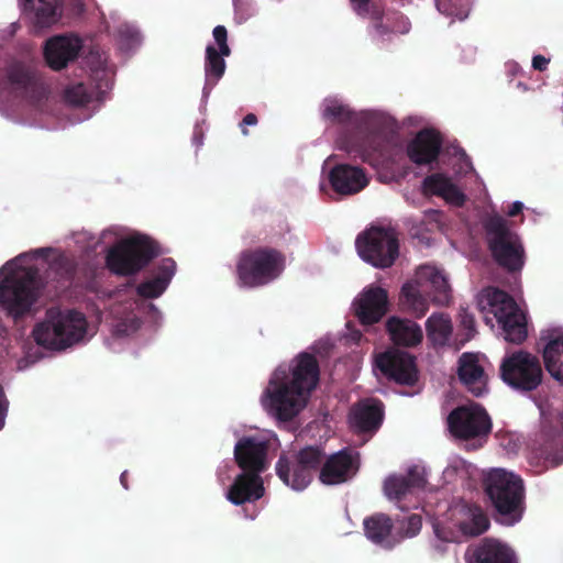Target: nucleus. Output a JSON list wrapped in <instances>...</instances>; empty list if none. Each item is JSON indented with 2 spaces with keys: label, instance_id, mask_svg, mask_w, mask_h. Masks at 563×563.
Instances as JSON below:
<instances>
[{
  "label": "nucleus",
  "instance_id": "nucleus-1",
  "mask_svg": "<svg viewBox=\"0 0 563 563\" xmlns=\"http://www.w3.org/2000/svg\"><path fill=\"white\" fill-rule=\"evenodd\" d=\"M320 380L317 357L301 352L294 357L288 371L277 368L264 391L262 404L278 421L292 420L309 402Z\"/></svg>",
  "mask_w": 563,
  "mask_h": 563
},
{
  "label": "nucleus",
  "instance_id": "nucleus-2",
  "mask_svg": "<svg viewBox=\"0 0 563 563\" xmlns=\"http://www.w3.org/2000/svg\"><path fill=\"white\" fill-rule=\"evenodd\" d=\"M483 486L498 522L514 526L522 519L526 489L520 476L503 468H494L485 475Z\"/></svg>",
  "mask_w": 563,
  "mask_h": 563
},
{
  "label": "nucleus",
  "instance_id": "nucleus-3",
  "mask_svg": "<svg viewBox=\"0 0 563 563\" xmlns=\"http://www.w3.org/2000/svg\"><path fill=\"white\" fill-rule=\"evenodd\" d=\"M87 328L88 322L82 312L49 308L45 319L34 327L32 336L36 344L47 350L63 351L81 341Z\"/></svg>",
  "mask_w": 563,
  "mask_h": 563
},
{
  "label": "nucleus",
  "instance_id": "nucleus-4",
  "mask_svg": "<svg viewBox=\"0 0 563 563\" xmlns=\"http://www.w3.org/2000/svg\"><path fill=\"white\" fill-rule=\"evenodd\" d=\"M285 254L271 246L243 250L236 261L235 275L240 287L258 288L277 279L285 269Z\"/></svg>",
  "mask_w": 563,
  "mask_h": 563
},
{
  "label": "nucleus",
  "instance_id": "nucleus-5",
  "mask_svg": "<svg viewBox=\"0 0 563 563\" xmlns=\"http://www.w3.org/2000/svg\"><path fill=\"white\" fill-rule=\"evenodd\" d=\"M488 250L497 263L509 273L520 272L525 265V247L519 235L510 230L508 221L494 214L483 222Z\"/></svg>",
  "mask_w": 563,
  "mask_h": 563
},
{
  "label": "nucleus",
  "instance_id": "nucleus-6",
  "mask_svg": "<svg viewBox=\"0 0 563 563\" xmlns=\"http://www.w3.org/2000/svg\"><path fill=\"white\" fill-rule=\"evenodd\" d=\"M161 253L156 241L134 235L111 247L106 256L107 267L118 276H132L147 266Z\"/></svg>",
  "mask_w": 563,
  "mask_h": 563
},
{
  "label": "nucleus",
  "instance_id": "nucleus-7",
  "mask_svg": "<svg viewBox=\"0 0 563 563\" xmlns=\"http://www.w3.org/2000/svg\"><path fill=\"white\" fill-rule=\"evenodd\" d=\"M40 294L37 271L24 269L3 278L0 284V306L9 316L19 319L31 311Z\"/></svg>",
  "mask_w": 563,
  "mask_h": 563
},
{
  "label": "nucleus",
  "instance_id": "nucleus-8",
  "mask_svg": "<svg viewBox=\"0 0 563 563\" xmlns=\"http://www.w3.org/2000/svg\"><path fill=\"white\" fill-rule=\"evenodd\" d=\"M86 65L89 68L91 80L95 82V88L88 89L81 82L68 87L65 90V99L73 106L80 107L100 102L112 87L114 68L108 63L104 52L98 48L91 49L86 56Z\"/></svg>",
  "mask_w": 563,
  "mask_h": 563
},
{
  "label": "nucleus",
  "instance_id": "nucleus-9",
  "mask_svg": "<svg viewBox=\"0 0 563 563\" xmlns=\"http://www.w3.org/2000/svg\"><path fill=\"white\" fill-rule=\"evenodd\" d=\"M355 246L361 258L376 268L391 267L399 256V239L393 228L371 227L357 235Z\"/></svg>",
  "mask_w": 563,
  "mask_h": 563
},
{
  "label": "nucleus",
  "instance_id": "nucleus-10",
  "mask_svg": "<svg viewBox=\"0 0 563 563\" xmlns=\"http://www.w3.org/2000/svg\"><path fill=\"white\" fill-rule=\"evenodd\" d=\"M324 460V449L307 445L290 457L280 455L276 463L278 477L295 490H303L312 481L313 474Z\"/></svg>",
  "mask_w": 563,
  "mask_h": 563
},
{
  "label": "nucleus",
  "instance_id": "nucleus-11",
  "mask_svg": "<svg viewBox=\"0 0 563 563\" xmlns=\"http://www.w3.org/2000/svg\"><path fill=\"white\" fill-rule=\"evenodd\" d=\"M485 298L489 312L500 325L506 341L521 344L528 335L527 321L515 299L498 288H487Z\"/></svg>",
  "mask_w": 563,
  "mask_h": 563
},
{
  "label": "nucleus",
  "instance_id": "nucleus-12",
  "mask_svg": "<svg viewBox=\"0 0 563 563\" xmlns=\"http://www.w3.org/2000/svg\"><path fill=\"white\" fill-rule=\"evenodd\" d=\"M500 377L514 389L532 391L542 383L540 360L527 351L512 352L500 364Z\"/></svg>",
  "mask_w": 563,
  "mask_h": 563
},
{
  "label": "nucleus",
  "instance_id": "nucleus-13",
  "mask_svg": "<svg viewBox=\"0 0 563 563\" xmlns=\"http://www.w3.org/2000/svg\"><path fill=\"white\" fill-rule=\"evenodd\" d=\"M451 434L460 440L487 437L492 432V419L486 409L476 402L457 406L448 416Z\"/></svg>",
  "mask_w": 563,
  "mask_h": 563
},
{
  "label": "nucleus",
  "instance_id": "nucleus-14",
  "mask_svg": "<svg viewBox=\"0 0 563 563\" xmlns=\"http://www.w3.org/2000/svg\"><path fill=\"white\" fill-rule=\"evenodd\" d=\"M212 36L213 43L206 47L205 86L202 88L203 103H207L211 90L222 78L227 67L224 58L231 54L228 45V32L223 25L216 26L212 31Z\"/></svg>",
  "mask_w": 563,
  "mask_h": 563
},
{
  "label": "nucleus",
  "instance_id": "nucleus-15",
  "mask_svg": "<svg viewBox=\"0 0 563 563\" xmlns=\"http://www.w3.org/2000/svg\"><path fill=\"white\" fill-rule=\"evenodd\" d=\"M375 366L389 380L413 386L419 379L416 356L400 350H388L378 354Z\"/></svg>",
  "mask_w": 563,
  "mask_h": 563
},
{
  "label": "nucleus",
  "instance_id": "nucleus-16",
  "mask_svg": "<svg viewBox=\"0 0 563 563\" xmlns=\"http://www.w3.org/2000/svg\"><path fill=\"white\" fill-rule=\"evenodd\" d=\"M360 470L358 453L344 448L327 456L319 468V481L329 486L351 481Z\"/></svg>",
  "mask_w": 563,
  "mask_h": 563
},
{
  "label": "nucleus",
  "instance_id": "nucleus-17",
  "mask_svg": "<svg viewBox=\"0 0 563 563\" xmlns=\"http://www.w3.org/2000/svg\"><path fill=\"white\" fill-rule=\"evenodd\" d=\"M8 85L16 98L36 106L47 96V89L34 70L23 64H15L8 70Z\"/></svg>",
  "mask_w": 563,
  "mask_h": 563
},
{
  "label": "nucleus",
  "instance_id": "nucleus-18",
  "mask_svg": "<svg viewBox=\"0 0 563 563\" xmlns=\"http://www.w3.org/2000/svg\"><path fill=\"white\" fill-rule=\"evenodd\" d=\"M82 48V41L75 34L56 35L48 38L44 45V57L54 70L65 68L75 60Z\"/></svg>",
  "mask_w": 563,
  "mask_h": 563
},
{
  "label": "nucleus",
  "instance_id": "nucleus-19",
  "mask_svg": "<svg viewBox=\"0 0 563 563\" xmlns=\"http://www.w3.org/2000/svg\"><path fill=\"white\" fill-rule=\"evenodd\" d=\"M268 443L254 437H244L234 448V459L244 472L263 473L267 468Z\"/></svg>",
  "mask_w": 563,
  "mask_h": 563
},
{
  "label": "nucleus",
  "instance_id": "nucleus-20",
  "mask_svg": "<svg viewBox=\"0 0 563 563\" xmlns=\"http://www.w3.org/2000/svg\"><path fill=\"white\" fill-rule=\"evenodd\" d=\"M388 311V292L382 287L365 288L354 301V312L362 324L377 323Z\"/></svg>",
  "mask_w": 563,
  "mask_h": 563
},
{
  "label": "nucleus",
  "instance_id": "nucleus-21",
  "mask_svg": "<svg viewBox=\"0 0 563 563\" xmlns=\"http://www.w3.org/2000/svg\"><path fill=\"white\" fill-rule=\"evenodd\" d=\"M384 420V404L366 398L355 404L350 412V423L356 433H375Z\"/></svg>",
  "mask_w": 563,
  "mask_h": 563
},
{
  "label": "nucleus",
  "instance_id": "nucleus-22",
  "mask_svg": "<svg viewBox=\"0 0 563 563\" xmlns=\"http://www.w3.org/2000/svg\"><path fill=\"white\" fill-rule=\"evenodd\" d=\"M353 10L357 15L363 18H371L375 22L372 29V36L375 40H385L389 33L406 34L410 30V22L404 15L395 16V22L391 24V19L386 18V22H383V16L376 10H371L369 0H350Z\"/></svg>",
  "mask_w": 563,
  "mask_h": 563
},
{
  "label": "nucleus",
  "instance_id": "nucleus-23",
  "mask_svg": "<svg viewBox=\"0 0 563 563\" xmlns=\"http://www.w3.org/2000/svg\"><path fill=\"white\" fill-rule=\"evenodd\" d=\"M467 563H517L515 551L506 543L484 538L468 548L465 554Z\"/></svg>",
  "mask_w": 563,
  "mask_h": 563
},
{
  "label": "nucleus",
  "instance_id": "nucleus-24",
  "mask_svg": "<svg viewBox=\"0 0 563 563\" xmlns=\"http://www.w3.org/2000/svg\"><path fill=\"white\" fill-rule=\"evenodd\" d=\"M332 189L342 196H351L362 191L368 179L361 167L349 164H336L328 176Z\"/></svg>",
  "mask_w": 563,
  "mask_h": 563
},
{
  "label": "nucleus",
  "instance_id": "nucleus-25",
  "mask_svg": "<svg viewBox=\"0 0 563 563\" xmlns=\"http://www.w3.org/2000/svg\"><path fill=\"white\" fill-rule=\"evenodd\" d=\"M354 130L369 135L396 134L401 125L395 117L380 109H365L357 112Z\"/></svg>",
  "mask_w": 563,
  "mask_h": 563
},
{
  "label": "nucleus",
  "instance_id": "nucleus-26",
  "mask_svg": "<svg viewBox=\"0 0 563 563\" xmlns=\"http://www.w3.org/2000/svg\"><path fill=\"white\" fill-rule=\"evenodd\" d=\"M265 488L260 474L244 472L239 474L227 493V498L233 505L240 506L261 499Z\"/></svg>",
  "mask_w": 563,
  "mask_h": 563
},
{
  "label": "nucleus",
  "instance_id": "nucleus-27",
  "mask_svg": "<svg viewBox=\"0 0 563 563\" xmlns=\"http://www.w3.org/2000/svg\"><path fill=\"white\" fill-rule=\"evenodd\" d=\"M63 0H19L22 12L37 27L55 24L62 16Z\"/></svg>",
  "mask_w": 563,
  "mask_h": 563
},
{
  "label": "nucleus",
  "instance_id": "nucleus-28",
  "mask_svg": "<svg viewBox=\"0 0 563 563\" xmlns=\"http://www.w3.org/2000/svg\"><path fill=\"white\" fill-rule=\"evenodd\" d=\"M417 280L421 286L426 283L433 303L449 306L452 300V290L448 278L434 266L422 265L417 271Z\"/></svg>",
  "mask_w": 563,
  "mask_h": 563
},
{
  "label": "nucleus",
  "instance_id": "nucleus-29",
  "mask_svg": "<svg viewBox=\"0 0 563 563\" xmlns=\"http://www.w3.org/2000/svg\"><path fill=\"white\" fill-rule=\"evenodd\" d=\"M459 378L475 397L487 390V377L477 357L472 353H463L459 360Z\"/></svg>",
  "mask_w": 563,
  "mask_h": 563
},
{
  "label": "nucleus",
  "instance_id": "nucleus-30",
  "mask_svg": "<svg viewBox=\"0 0 563 563\" xmlns=\"http://www.w3.org/2000/svg\"><path fill=\"white\" fill-rule=\"evenodd\" d=\"M422 189L426 195L438 196L448 203L462 207L466 201L465 194L443 174L435 173L427 176L422 181Z\"/></svg>",
  "mask_w": 563,
  "mask_h": 563
},
{
  "label": "nucleus",
  "instance_id": "nucleus-31",
  "mask_svg": "<svg viewBox=\"0 0 563 563\" xmlns=\"http://www.w3.org/2000/svg\"><path fill=\"white\" fill-rule=\"evenodd\" d=\"M427 479L418 466L409 468L406 475L389 476L384 483V490L390 499H401L413 489H421L426 486Z\"/></svg>",
  "mask_w": 563,
  "mask_h": 563
},
{
  "label": "nucleus",
  "instance_id": "nucleus-32",
  "mask_svg": "<svg viewBox=\"0 0 563 563\" xmlns=\"http://www.w3.org/2000/svg\"><path fill=\"white\" fill-rule=\"evenodd\" d=\"M339 150L345 151L354 158L371 165L374 168L385 167L390 162L386 143H340Z\"/></svg>",
  "mask_w": 563,
  "mask_h": 563
},
{
  "label": "nucleus",
  "instance_id": "nucleus-33",
  "mask_svg": "<svg viewBox=\"0 0 563 563\" xmlns=\"http://www.w3.org/2000/svg\"><path fill=\"white\" fill-rule=\"evenodd\" d=\"M386 330L395 345L416 346L421 343L423 333L421 327L412 320L390 317Z\"/></svg>",
  "mask_w": 563,
  "mask_h": 563
},
{
  "label": "nucleus",
  "instance_id": "nucleus-34",
  "mask_svg": "<svg viewBox=\"0 0 563 563\" xmlns=\"http://www.w3.org/2000/svg\"><path fill=\"white\" fill-rule=\"evenodd\" d=\"M456 527L462 536L477 537L486 532L490 526L489 518L481 506L465 504L459 509Z\"/></svg>",
  "mask_w": 563,
  "mask_h": 563
},
{
  "label": "nucleus",
  "instance_id": "nucleus-35",
  "mask_svg": "<svg viewBox=\"0 0 563 563\" xmlns=\"http://www.w3.org/2000/svg\"><path fill=\"white\" fill-rule=\"evenodd\" d=\"M175 272V261L169 257L163 258L157 267V275L154 278L143 282L137 286V295L143 298L159 297L167 288Z\"/></svg>",
  "mask_w": 563,
  "mask_h": 563
},
{
  "label": "nucleus",
  "instance_id": "nucleus-36",
  "mask_svg": "<svg viewBox=\"0 0 563 563\" xmlns=\"http://www.w3.org/2000/svg\"><path fill=\"white\" fill-rule=\"evenodd\" d=\"M363 526L365 536L369 541L385 549L394 547V542L389 539L394 523L388 515L374 514L364 519Z\"/></svg>",
  "mask_w": 563,
  "mask_h": 563
},
{
  "label": "nucleus",
  "instance_id": "nucleus-37",
  "mask_svg": "<svg viewBox=\"0 0 563 563\" xmlns=\"http://www.w3.org/2000/svg\"><path fill=\"white\" fill-rule=\"evenodd\" d=\"M320 112L325 120L338 121L354 129L358 111L353 110L342 98L329 96L322 100Z\"/></svg>",
  "mask_w": 563,
  "mask_h": 563
},
{
  "label": "nucleus",
  "instance_id": "nucleus-38",
  "mask_svg": "<svg viewBox=\"0 0 563 563\" xmlns=\"http://www.w3.org/2000/svg\"><path fill=\"white\" fill-rule=\"evenodd\" d=\"M426 330L429 340L434 345H445L453 331L450 316L443 312L432 313L427 319Z\"/></svg>",
  "mask_w": 563,
  "mask_h": 563
},
{
  "label": "nucleus",
  "instance_id": "nucleus-39",
  "mask_svg": "<svg viewBox=\"0 0 563 563\" xmlns=\"http://www.w3.org/2000/svg\"><path fill=\"white\" fill-rule=\"evenodd\" d=\"M547 371L556 379L563 380V334L551 339L543 349Z\"/></svg>",
  "mask_w": 563,
  "mask_h": 563
},
{
  "label": "nucleus",
  "instance_id": "nucleus-40",
  "mask_svg": "<svg viewBox=\"0 0 563 563\" xmlns=\"http://www.w3.org/2000/svg\"><path fill=\"white\" fill-rule=\"evenodd\" d=\"M419 283H406L400 292L402 305H405L417 318L423 317L429 309L428 299L421 294Z\"/></svg>",
  "mask_w": 563,
  "mask_h": 563
},
{
  "label": "nucleus",
  "instance_id": "nucleus-41",
  "mask_svg": "<svg viewBox=\"0 0 563 563\" xmlns=\"http://www.w3.org/2000/svg\"><path fill=\"white\" fill-rule=\"evenodd\" d=\"M407 155L417 165H426L434 162L440 152L442 143H407Z\"/></svg>",
  "mask_w": 563,
  "mask_h": 563
},
{
  "label": "nucleus",
  "instance_id": "nucleus-42",
  "mask_svg": "<svg viewBox=\"0 0 563 563\" xmlns=\"http://www.w3.org/2000/svg\"><path fill=\"white\" fill-rule=\"evenodd\" d=\"M399 123L401 125V130L411 126H421L413 141H442L443 139V135L438 129L431 125H424V119L422 117L408 115Z\"/></svg>",
  "mask_w": 563,
  "mask_h": 563
},
{
  "label": "nucleus",
  "instance_id": "nucleus-43",
  "mask_svg": "<svg viewBox=\"0 0 563 563\" xmlns=\"http://www.w3.org/2000/svg\"><path fill=\"white\" fill-rule=\"evenodd\" d=\"M472 0H435L438 11L446 16L464 20L468 16Z\"/></svg>",
  "mask_w": 563,
  "mask_h": 563
},
{
  "label": "nucleus",
  "instance_id": "nucleus-44",
  "mask_svg": "<svg viewBox=\"0 0 563 563\" xmlns=\"http://www.w3.org/2000/svg\"><path fill=\"white\" fill-rule=\"evenodd\" d=\"M119 47L123 52H130L137 48L142 43V35L137 27L130 23H122L118 31Z\"/></svg>",
  "mask_w": 563,
  "mask_h": 563
},
{
  "label": "nucleus",
  "instance_id": "nucleus-45",
  "mask_svg": "<svg viewBox=\"0 0 563 563\" xmlns=\"http://www.w3.org/2000/svg\"><path fill=\"white\" fill-rule=\"evenodd\" d=\"M234 8V20L241 24L247 21L256 12L254 0H232Z\"/></svg>",
  "mask_w": 563,
  "mask_h": 563
},
{
  "label": "nucleus",
  "instance_id": "nucleus-46",
  "mask_svg": "<svg viewBox=\"0 0 563 563\" xmlns=\"http://www.w3.org/2000/svg\"><path fill=\"white\" fill-rule=\"evenodd\" d=\"M422 527V519L419 515L412 514L405 518L400 525L401 539L416 537Z\"/></svg>",
  "mask_w": 563,
  "mask_h": 563
},
{
  "label": "nucleus",
  "instance_id": "nucleus-47",
  "mask_svg": "<svg viewBox=\"0 0 563 563\" xmlns=\"http://www.w3.org/2000/svg\"><path fill=\"white\" fill-rule=\"evenodd\" d=\"M434 532L435 536L444 542H456L459 540V536L455 531L440 523L434 525Z\"/></svg>",
  "mask_w": 563,
  "mask_h": 563
},
{
  "label": "nucleus",
  "instance_id": "nucleus-48",
  "mask_svg": "<svg viewBox=\"0 0 563 563\" xmlns=\"http://www.w3.org/2000/svg\"><path fill=\"white\" fill-rule=\"evenodd\" d=\"M54 265L58 266L65 272V277L70 279L75 274V266L67 257H59L54 262Z\"/></svg>",
  "mask_w": 563,
  "mask_h": 563
},
{
  "label": "nucleus",
  "instance_id": "nucleus-49",
  "mask_svg": "<svg viewBox=\"0 0 563 563\" xmlns=\"http://www.w3.org/2000/svg\"><path fill=\"white\" fill-rule=\"evenodd\" d=\"M8 411V400L5 398L2 386L0 385V430L4 426V420Z\"/></svg>",
  "mask_w": 563,
  "mask_h": 563
},
{
  "label": "nucleus",
  "instance_id": "nucleus-50",
  "mask_svg": "<svg viewBox=\"0 0 563 563\" xmlns=\"http://www.w3.org/2000/svg\"><path fill=\"white\" fill-rule=\"evenodd\" d=\"M550 59L542 55H534L532 58V67L536 70L543 71L548 68Z\"/></svg>",
  "mask_w": 563,
  "mask_h": 563
},
{
  "label": "nucleus",
  "instance_id": "nucleus-51",
  "mask_svg": "<svg viewBox=\"0 0 563 563\" xmlns=\"http://www.w3.org/2000/svg\"><path fill=\"white\" fill-rule=\"evenodd\" d=\"M505 67H506L507 74L512 77L519 75L522 71L520 65L514 60L507 62Z\"/></svg>",
  "mask_w": 563,
  "mask_h": 563
},
{
  "label": "nucleus",
  "instance_id": "nucleus-52",
  "mask_svg": "<svg viewBox=\"0 0 563 563\" xmlns=\"http://www.w3.org/2000/svg\"><path fill=\"white\" fill-rule=\"evenodd\" d=\"M462 317V324L465 329L467 330H474L475 328V320H474V317L470 313H467L466 311H464V313L461 316Z\"/></svg>",
  "mask_w": 563,
  "mask_h": 563
},
{
  "label": "nucleus",
  "instance_id": "nucleus-53",
  "mask_svg": "<svg viewBox=\"0 0 563 563\" xmlns=\"http://www.w3.org/2000/svg\"><path fill=\"white\" fill-rule=\"evenodd\" d=\"M522 209H523V203L520 202V201H515L509 207V209L507 211V216L508 217H516V216H518L522 211Z\"/></svg>",
  "mask_w": 563,
  "mask_h": 563
},
{
  "label": "nucleus",
  "instance_id": "nucleus-54",
  "mask_svg": "<svg viewBox=\"0 0 563 563\" xmlns=\"http://www.w3.org/2000/svg\"><path fill=\"white\" fill-rule=\"evenodd\" d=\"M257 123V118L253 113H249L243 119L244 125H255Z\"/></svg>",
  "mask_w": 563,
  "mask_h": 563
},
{
  "label": "nucleus",
  "instance_id": "nucleus-55",
  "mask_svg": "<svg viewBox=\"0 0 563 563\" xmlns=\"http://www.w3.org/2000/svg\"><path fill=\"white\" fill-rule=\"evenodd\" d=\"M120 482L122 484V486L125 488V489H129V484H128V471H124L121 476H120Z\"/></svg>",
  "mask_w": 563,
  "mask_h": 563
},
{
  "label": "nucleus",
  "instance_id": "nucleus-56",
  "mask_svg": "<svg viewBox=\"0 0 563 563\" xmlns=\"http://www.w3.org/2000/svg\"><path fill=\"white\" fill-rule=\"evenodd\" d=\"M11 27L13 29V30H12V33H13V32L15 31V29H16V24H15V23H12V24H11Z\"/></svg>",
  "mask_w": 563,
  "mask_h": 563
},
{
  "label": "nucleus",
  "instance_id": "nucleus-57",
  "mask_svg": "<svg viewBox=\"0 0 563 563\" xmlns=\"http://www.w3.org/2000/svg\"><path fill=\"white\" fill-rule=\"evenodd\" d=\"M111 19H112L113 21H115V20L118 19V15H117V14H112V15H111Z\"/></svg>",
  "mask_w": 563,
  "mask_h": 563
},
{
  "label": "nucleus",
  "instance_id": "nucleus-58",
  "mask_svg": "<svg viewBox=\"0 0 563 563\" xmlns=\"http://www.w3.org/2000/svg\"><path fill=\"white\" fill-rule=\"evenodd\" d=\"M242 132H243V135H244V136H247V132H246V130H245V129H243V131H242Z\"/></svg>",
  "mask_w": 563,
  "mask_h": 563
},
{
  "label": "nucleus",
  "instance_id": "nucleus-59",
  "mask_svg": "<svg viewBox=\"0 0 563 563\" xmlns=\"http://www.w3.org/2000/svg\"><path fill=\"white\" fill-rule=\"evenodd\" d=\"M518 87H521L522 89H526L525 85L518 84Z\"/></svg>",
  "mask_w": 563,
  "mask_h": 563
},
{
  "label": "nucleus",
  "instance_id": "nucleus-60",
  "mask_svg": "<svg viewBox=\"0 0 563 563\" xmlns=\"http://www.w3.org/2000/svg\"><path fill=\"white\" fill-rule=\"evenodd\" d=\"M518 87H521L522 89H526L525 85L518 84Z\"/></svg>",
  "mask_w": 563,
  "mask_h": 563
},
{
  "label": "nucleus",
  "instance_id": "nucleus-61",
  "mask_svg": "<svg viewBox=\"0 0 563 563\" xmlns=\"http://www.w3.org/2000/svg\"><path fill=\"white\" fill-rule=\"evenodd\" d=\"M518 87H521L522 89H526L525 85L518 84Z\"/></svg>",
  "mask_w": 563,
  "mask_h": 563
}]
</instances>
